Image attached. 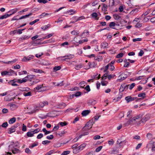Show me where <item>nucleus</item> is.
I'll use <instances>...</instances> for the list:
<instances>
[{
	"label": "nucleus",
	"instance_id": "1",
	"mask_svg": "<svg viewBox=\"0 0 155 155\" xmlns=\"http://www.w3.org/2000/svg\"><path fill=\"white\" fill-rule=\"evenodd\" d=\"M141 117H142V115L140 114L131 119L133 124H135L137 125L140 124L141 122Z\"/></svg>",
	"mask_w": 155,
	"mask_h": 155
},
{
	"label": "nucleus",
	"instance_id": "2",
	"mask_svg": "<svg viewBox=\"0 0 155 155\" xmlns=\"http://www.w3.org/2000/svg\"><path fill=\"white\" fill-rule=\"evenodd\" d=\"M35 76L34 75L30 74L28 75L27 76L22 79V80L18 79V83L21 84L22 83H25L27 81H31L32 79L34 78Z\"/></svg>",
	"mask_w": 155,
	"mask_h": 155
},
{
	"label": "nucleus",
	"instance_id": "3",
	"mask_svg": "<svg viewBox=\"0 0 155 155\" xmlns=\"http://www.w3.org/2000/svg\"><path fill=\"white\" fill-rule=\"evenodd\" d=\"M141 123L145 124L146 122L150 119L151 117V115L149 113H147L145 114H141Z\"/></svg>",
	"mask_w": 155,
	"mask_h": 155
},
{
	"label": "nucleus",
	"instance_id": "4",
	"mask_svg": "<svg viewBox=\"0 0 155 155\" xmlns=\"http://www.w3.org/2000/svg\"><path fill=\"white\" fill-rule=\"evenodd\" d=\"M94 124V122H93V120H91L87 122L83 128V131H85L90 130L92 128V125Z\"/></svg>",
	"mask_w": 155,
	"mask_h": 155
},
{
	"label": "nucleus",
	"instance_id": "5",
	"mask_svg": "<svg viewBox=\"0 0 155 155\" xmlns=\"http://www.w3.org/2000/svg\"><path fill=\"white\" fill-rule=\"evenodd\" d=\"M86 145V144L84 143L79 147H77V148L74 149L73 150V152L74 153H76L78 152H79L80 150H81L83 149L85 147Z\"/></svg>",
	"mask_w": 155,
	"mask_h": 155
},
{
	"label": "nucleus",
	"instance_id": "6",
	"mask_svg": "<svg viewBox=\"0 0 155 155\" xmlns=\"http://www.w3.org/2000/svg\"><path fill=\"white\" fill-rule=\"evenodd\" d=\"M34 58V56L32 55H29L27 57L25 56L21 60V61L24 62H26L33 59Z\"/></svg>",
	"mask_w": 155,
	"mask_h": 155
},
{
	"label": "nucleus",
	"instance_id": "7",
	"mask_svg": "<svg viewBox=\"0 0 155 155\" xmlns=\"http://www.w3.org/2000/svg\"><path fill=\"white\" fill-rule=\"evenodd\" d=\"M8 106L10 107V109L12 110H14L18 107V106L17 105L12 104H8Z\"/></svg>",
	"mask_w": 155,
	"mask_h": 155
},
{
	"label": "nucleus",
	"instance_id": "8",
	"mask_svg": "<svg viewBox=\"0 0 155 155\" xmlns=\"http://www.w3.org/2000/svg\"><path fill=\"white\" fill-rule=\"evenodd\" d=\"M48 102L47 101H44L41 102L39 104V107H43L44 106H47L48 105Z\"/></svg>",
	"mask_w": 155,
	"mask_h": 155
},
{
	"label": "nucleus",
	"instance_id": "9",
	"mask_svg": "<svg viewBox=\"0 0 155 155\" xmlns=\"http://www.w3.org/2000/svg\"><path fill=\"white\" fill-rule=\"evenodd\" d=\"M89 34V32L87 30H85L80 35L81 37L83 38L84 36H87Z\"/></svg>",
	"mask_w": 155,
	"mask_h": 155
},
{
	"label": "nucleus",
	"instance_id": "10",
	"mask_svg": "<svg viewBox=\"0 0 155 155\" xmlns=\"http://www.w3.org/2000/svg\"><path fill=\"white\" fill-rule=\"evenodd\" d=\"M134 99L135 98H134L130 96H128L125 97V100L127 101V102L128 103L133 101Z\"/></svg>",
	"mask_w": 155,
	"mask_h": 155
},
{
	"label": "nucleus",
	"instance_id": "11",
	"mask_svg": "<svg viewBox=\"0 0 155 155\" xmlns=\"http://www.w3.org/2000/svg\"><path fill=\"white\" fill-rule=\"evenodd\" d=\"M63 57L64 58V60H66V59H70L73 58L74 57V55L73 54H69L68 55L64 56Z\"/></svg>",
	"mask_w": 155,
	"mask_h": 155
},
{
	"label": "nucleus",
	"instance_id": "12",
	"mask_svg": "<svg viewBox=\"0 0 155 155\" xmlns=\"http://www.w3.org/2000/svg\"><path fill=\"white\" fill-rule=\"evenodd\" d=\"M16 127L15 126H12L11 128H9L8 131V133L9 134H11L14 132L15 131V128Z\"/></svg>",
	"mask_w": 155,
	"mask_h": 155
},
{
	"label": "nucleus",
	"instance_id": "13",
	"mask_svg": "<svg viewBox=\"0 0 155 155\" xmlns=\"http://www.w3.org/2000/svg\"><path fill=\"white\" fill-rule=\"evenodd\" d=\"M91 16L93 18H94L96 20H98L99 18L97 17L98 15L96 12H94L91 14Z\"/></svg>",
	"mask_w": 155,
	"mask_h": 155
},
{
	"label": "nucleus",
	"instance_id": "14",
	"mask_svg": "<svg viewBox=\"0 0 155 155\" xmlns=\"http://www.w3.org/2000/svg\"><path fill=\"white\" fill-rule=\"evenodd\" d=\"M31 37L30 36L28 35H24L21 38H19V40L20 41H21L22 40H24L25 39H28L29 38Z\"/></svg>",
	"mask_w": 155,
	"mask_h": 155
},
{
	"label": "nucleus",
	"instance_id": "15",
	"mask_svg": "<svg viewBox=\"0 0 155 155\" xmlns=\"http://www.w3.org/2000/svg\"><path fill=\"white\" fill-rule=\"evenodd\" d=\"M138 12V9L137 8H135L132 10L129 13L130 15H133L135 14Z\"/></svg>",
	"mask_w": 155,
	"mask_h": 155
},
{
	"label": "nucleus",
	"instance_id": "16",
	"mask_svg": "<svg viewBox=\"0 0 155 155\" xmlns=\"http://www.w3.org/2000/svg\"><path fill=\"white\" fill-rule=\"evenodd\" d=\"M90 112L89 110H85L82 111L81 114L83 116H85L88 114Z\"/></svg>",
	"mask_w": 155,
	"mask_h": 155
},
{
	"label": "nucleus",
	"instance_id": "17",
	"mask_svg": "<svg viewBox=\"0 0 155 155\" xmlns=\"http://www.w3.org/2000/svg\"><path fill=\"white\" fill-rule=\"evenodd\" d=\"M12 15V14H5V15H2V16L0 17V19H2L4 18H6L7 17H8Z\"/></svg>",
	"mask_w": 155,
	"mask_h": 155
},
{
	"label": "nucleus",
	"instance_id": "18",
	"mask_svg": "<svg viewBox=\"0 0 155 155\" xmlns=\"http://www.w3.org/2000/svg\"><path fill=\"white\" fill-rule=\"evenodd\" d=\"M133 124L132 122V121L131 119L129 121H128L127 122L125 123L124 124V125L125 126H127Z\"/></svg>",
	"mask_w": 155,
	"mask_h": 155
},
{
	"label": "nucleus",
	"instance_id": "19",
	"mask_svg": "<svg viewBox=\"0 0 155 155\" xmlns=\"http://www.w3.org/2000/svg\"><path fill=\"white\" fill-rule=\"evenodd\" d=\"M82 66V64H80L78 65H75V68L77 70H79Z\"/></svg>",
	"mask_w": 155,
	"mask_h": 155
},
{
	"label": "nucleus",
	"instance_id": "20",
	"mask_svg": "<svg viewBox=\"0 0 155 155\" xmlns=\"http://www.w3.org/2000/svg\"><path fill=\"white\" fill-rule=\"evenodd\" d=\"M88 64L89 65V67L87 68H85L86 69H89L90 68H94V62H93L91 63L90 62H89Z\"/></svg>",
	"mask_w": 155,
	"mask_h": 155
},
{
	"label": "nucleus",
	"instance_id": "21",
	"mask_svg": "<svg viewBox=\"0 0 155 155\" xmlns=\"http://www.w3.org/2000/svg\"><path fill=\"white\" fill-rule=\"evenodd\" d=\"M33 133L32 131L28 132L27 133V135L28 137H32L34 136Z\"/></svg>",
	"mask_w": 155,
	"mask_h": 155
},
{
	"label": "nucleus",
	"instance_id": "22",
	"mask_svg": "<svg viewBox=\"0 0 155 155\" xmlns=\"http://www.w3.org/2000/svg\"><path fill=\"white\" fill-rule=\"evenodd\" d=\"M32 15V13H30V14H29L28 15H24V16H23L21 17L20 18H19V19H22L25 18H26L30 16L31 15Z\"/></svg>",
	"mask_w": 155,
	"mask_h": 155
},
{
	"label": "nucleus",
	"instance_id": "23",
	"mask_svg": "<svg viewBox=\"0 0 155 155\" xmlns=\"http://www.w3.org/2000/svg\"><path fill=\"white\" fill-rule=\"evenodd\" d=\"M16 121V118L13 117L9 121V123L10 124H12L15 123Z\"/></svg>",
	"mask_w": 155,
	"mask_h": 155
},
{
	"label": "nucleus",
	"instance_id": "24",
	"mask_svg": "<svg viewBox=\"0 0 155 155\" xmlns=\"http://www.w3.org/2000/svg\"><path fill=\"white\" fill-rule=\"evenodd\" d=\"M122 96V93L120 94V95L119 97H117L116 98H115L113 100L114 101H117L119 100L121 98Z\"/></svg>",
	"mask_w": 155,
	"mask_h": 155
},
{
	"label": "nucleus",
	"instance_id": "25",
	"mask_svg": "<svg viewBox=\"0 0 155 155\" xmlns=\"http://www.w3.org/2000/svg\"><path fill=\"white\" fill-rule=\"evenodd\" d=\"M101 46L103 48H105L107 47L108 43L106 42H104L101 44Z\"/></svg>",
	"mask_w": 155,
	"mask_h": 155
},
{
	"label": "nucleus",
	"instance_id": "26",
	"mask_svg": "<svg viewBox=\"0 0 155 155\" xmlns=\"http://www.w3.org/2000/svg\"><path fill=\"white\" fill-rule=\"evenodd\" d=\"M86 84V82L84 81H81L79 84V85L81 87H84Z\"/></svg>",
	"mask_w": 155,
	"mask_h": 155
},
{
	"label": "nucleus",
	"instance_id": "27",
	"mask_svg": "<svg viewBox=\"0 0 155 155\" xmlns=\"http://www.w3.org/2000/svg\"><path fill=\"white\" fill-rule=\"evenodd\" d=\"M71 34L74 35H76L79 34V32L78 31L74 30L71 31Z\"/></svg>",
	"mask_w": 155,
	"mask_h": 155
},
{
	"label": "nucleus",
	"instance_id": "28",
	"mask_svg": "<svg viewBox=\"0 0 155 155\" xmlns=\"http://www.w3.org/2000/svg\"><path fill=\"white\" fill-rule=\"evenodd\" d=\"M77 39V37H75L74 38V41H75L76 43L78 44H81L84 42L83 40H79L78 41H77L76 39Z\"/></svg>",
	"mask_w": 155,
	"mask_h": 155
},
{
	"label": "nucleus",
	"instance_id": "29",
	"mask_svg": "<svg viewBox=\"0 0 155 155\" xmlns=\"http://www.w3.org/2000/svg\"><path fill=\"white\" fill-rule=\"evenodd\" d=\"M139 97H142L143 98H144L146 97V94L145 93L140 94L138 95Z\"/></svg>",
	"mask_w": 155,
	"mask_h": 155
},
{
	"label": "nucleus",
	"instance_id": "30",
	"mask_svg": "<svg viewBox=\"0 0 155 155\" xmlns=\"http://www.w3.org/2000/svg\"><path fill=\"white\" fill-rule=\"evenodd\" d=\"M18 10V8H16L13 9L11 10L9 12H12V15L16 13Z\"/></svg>",
	"mask_w": 155,
	"mask_h": 155
},
{
	"label": "nucleus",
	"instance_id": "31",
	"mask_svg": "<svg viewBox=\"0 0 155 155\" xmlns=\"http://www.w3.org/2000/svg\"><path fill=\"white\" fill-rule=\"evenodd\" d=\"M61 69V67L59 66H55L53 68V70L55 71L60 70Z\"/></svg>",
	"mask_w": 155,
	"mask_h": 155
},
{
	"label": "nucleus",
	"instance_id": "32",
	"mask_svg": "<svg viewBox=\"0 0 155 155\" xmlns=\"http://www.w3.org/2000/svg\"><path fill=\"white\" fill-rule=\"evenodd\" d=\"M124 85H121L120 88L119 89V91L120 92H123L124 90H125L124 89Z\"/></svg>",
	"mask_w": 155,
	"mask_h": 155
},
{
	"label": "nucleus",
	"instance_id": "33",
	"mask_svg": "<svg viewBox=\"0 0 155 155\" xmlns=\"http://www.w3.org/2000/svg\"><path fill=\"white\" fill-rule=\"evenodd\" d=\"M31 93L30 92H28L27 93L24 92L23 93V95L25 96H31Z\"/></svg>",
	"mask_w": 155,
	"mask_h": 155
},
{
	"label": "nucleus",
	"instance_id": "34",
	"mask_svg": "<svg viewBox=\"0 0 155 155\" xmlns=\"http://www.w3.org/2000/svg\"><path fill=\"white\" fill-rule=\"evenodd\" d=\"M103 147L102 146H100L97 148L95 150V151L97 152H99L102 149Z\"/></svg>",
	"mask_w": 155,
	"mask_h": 155
},
{
	"label": "nucleus",
	"instance_id": "35",
	"mask_svg": "<svg viewBox=\"0 0 155 155\" xmlns=\"http://www.w3.org/2000/svg\"><path fill=\"white\" fill-rule=\"evenodd\" d=\"M50 26V24H48L47 25H45L41 28V29L43 30H45L47 28H49Z\"/></svg>",
	"mask_w": 155,
	"mask_h": 155
},
{
	"label": "nucleus",
	"instance_id": "36",
	"mask_svg": "<svg viewBox=\"0 0 155 155\" xmlns=\"http://www.w3.org/2000/svg\"><path fill=\"white\" fill-rule=\"evenodd\" d=\"M11 83V85L12 86H18V84H15V83L13 82V81H9L8 82V83Z\"/></svg>",
	"mask_w": 155,
	"mask_h": 155
},
{
	"label": "nucleus",
	"instance_id": "37",
	"mask_svg": "<svg viewBox=\"0 0 155 155\" xmlns=\"http://www.w3.org/2000/svg\"><path fill=\"white\" fill-rule=\"evenodd\" d=\"M108 72H106V73L104 74L103 75L102 77V79L103 80H105L106 78V77L108 76Z\"/></svg>",
	"mask_w": 155,
	"mask_h": 155
},
{
	"label": "nucleus",
	"instance_id": "38",
	"mask_svg": "<svg viewBox=\"0 0 155 155\" xmlns=\"http://www.w3.org/2000/svg\"><path fill=\"white\" fill-rule=\"evenodd\" d=\"M8 72L7 71H4L1 73V74L2 76H5L7 75L8 74Z\"/></svg>",
	"mask_w": 155,
	"mask_h": 155
},
{
	"label": "nucleus",
	"instance_id": "39",
	"mask_svg": "<svg viewBox=\"0 0 155 155\" xmlns=\"http://www.w3.org/2000/svg\"><path fill=\"white\" fill-rule=\"evenodd\" d=\"M37 1L39 3H42L44 4H45L48 2L47 0H38Z\"/></svg>",
	"mask_w": 155,
	"mask_h": 155
},
{
	"label": "nucleus",
	"instance_id": "40",
	"mask_svg": "<svg viewBox=\"0 0 155 155\" xmlns=\"http://www.w3.org/2000/svg\"><path fill=\"white\" fill-rule=\"evenodd\" d=\"M124 113L123 112H121L118 115V117L119 118H121L124 117Z\"/></svg>",
	"mask_w": 155,
	"mask_h": 155
},
{
	"label": "nucleus",
	"instance_id": "41",
	"mask_svg": "<svg viewBox=\"0 0 155 155\" xmlns=\"http://www.w3.org/2000/svg\"><path fill=\"white\" fill-rule=\"evenodd\" d=\"M70 151H64L61 155H67L69 154L70 153Z\"/></svg>",
	"mask_w": 155,
	"mask_h": 155
},
{
	"label": "nucleus",
	"instance_id": "42",
	"mask_svg": "<svg viewBox=\"0 0 155 155\" xmlns=\"http://www.w3.org/2000/svg\"><path fill=\"white\" fill-rule=\"evenodd\" d=\"M129 85V88L130 90L132 89L135 86V84L134 83H133L130 85Z\"/></svg>",
	"mask_w": 155,
	"mask_h": 155
},
{
	"label": "nucleus",
	"instance_id": "43",
	"mask_svg": "<svg viewBox=\"0 0 155 155\" xmlns=\"http://www.w3.org/2000/svg\"><path fill=\"white\" fill-rule=\"evenodd\" d=\"M38 145V143H33L32 144V145L31 146H30L29 147L30 148H33V147L37 146Z\"/></svg>",
	"mask_w": 155,
	"mask_h": 155
},
{
	"label": "nucleus",
	"instance_id": "44",
	"mask_svg": "<svg viewBox=\"0 0 155 155\" xmlns=\"http://www.w3.org/2000/svg\"><path fill=\"white\" fill-rule=\"evenodd\" d=\"M43 87V84L37 85L35 89L36 90H39L40 89L42 88Z\"/></svg>",
	"mask_w": 155,
	"mask_h": 155
},
{
	"label": "nucleus",
	"instance_id": "45",
	"mask_svg": "<svg viewBox=\"0 0 155 155\" xmlns=\"http://www.w3.org/2000/svg\"><path fill=\"white\" fill-rule=\"evenodd\" d=\"M39 19H36L34 21H33L30 22L29 23V24L31 25H32L35 23L39 21Z\"/></svg>",
	"mask_w": 155,
	"mask_h": 155
},
{
	"label": "nucleus",
	"instance_id": "46",
	"mask_svg": "<svg viewBox=\"0 0 155 155\" xmlns=\"http://www.w3.org/2000/svg\"><path fill=\"white\" fill-rule=\"evenodd\" d=\"M19 151V150L16 148H15L14 149L12 150V152L14 154L18 153Z\"/></svg>",
	"mask_w": 155,
	"mask_h": 155
},
{
	"label": "nucleus",
	"instance_id": "47",
	"mask_svg": "<svg viewBox=\"0 0 155 155\" xmlns=\"http://www.w3.org/2000/svg\"><path fill=\"white\" fill-rule=\"evenodd\" d=\"M124 55V54L122 53H120L118 54L117 56V58H120L122 57Z\"/></svg>",
	"mask_w": 155,
	"mask_h": 155
},
{
	"label": "nucleus",
	"instance_id": "48",
	"mask_svg": "<svg viewBox=\"0 0 155 155\" xmlns=\"http://www.w3.org/2000/svg\"><path fill=\"white\" fill-rule=\"evenodd\" d=\"M25 152L28 153H31V151L28 148H26L25 150Z\"/></svg>",
	"mask_w": 155,
	"mask_h": 155
},
{
	"label": "nucleus",
	"instance_id": "49",
	"mask_svg": "<svg viewBox=\"0 0 155 155\" xmlns=\"http://www.w3.org/2000/svg\"><path fill=\"white\" fill-rule=\"evenodd\" d=\"M142 38H140L133 39L132 40L133 42L137 41H140L141 40Z\"/></svg>",
	"mask_w": 155,
	"mask_h": 155
},
{
	"label": "nucleus",
	"instance_id": "50",
	"mask_svg": "<svg viewBox=\"0 0 155 155\" xmlns=\"http://www.w3.org/2000/svg\"><path fill=\"white\" fill-rule=\"evenodd\" d=\"M85 155H94V152L92 151L87 153Z\"/></svg>",
	"mask_w": 155,
	"mask_h": 155
},
{
	"label": "nucleus",
	"instance_id": "51",
	"mask_svg": "<svg viewBox=\"0 0 155 155\" xmlns=\"http://www.w3.org/2000/svg\"><path fill=\"white\" fill-rule=\"evenodd\" d=\"M47 138L49 140H51L54 138V136L52 135L48 136L47 137Z\"/></svg>",
	"mask_w": 155,
	"mask_h": 155
},
{
	"label": "nucleus",
	"instance_id": "52",
	"mask_svg": "<svg viewBox=\"0 0 155 155\" xmlns=\"http://www.w3.org/2000/svg\"><path fill=\"white\" fill-rule=\"evenodd\" d=\"M59 124L61 126H64L66 125L67 123L65 122H61L59 123Z\"/></svg>",
	"mask_w": 155,
	"mask_h": 155
},
{
	"label": "nucleus",
	"instance_id": "53",
	"mask_svg": "<svg viewBox=\"0 0 155 155\" xmlns=\"http://www.w3.org/2000/svg\"><path fill=\"white\" fill-rule=\"evenodd\" d=\"M144 76H141L136 77L135 79L137 80H140V79H143Z\"/></svg>",
	"mask_w": 155,
	"mask_h": 155
},
{
	"label": "nucleus",
	"instance_id": "54",
	"mask_svg": "<svg viewBox=\"0 0 155 155\" xmlns=\"http://www.w3.org/2000/svg\"><path fill=\"white\" fill-rule=\"evenodd\" d=\"M142 26V25L141 23H137L136 25H135V27L136 28H140Z\"/></svg>",
	"mask_w": 155,
	"mask_h": 155
},
{
	"label": "nucleus",
	"instance_id": "55",
	"mask_svg": "<svg viewBox=\"0 0 155 155\" xmlns=\"http://www.w3.org/2000/svg\"><path fill=\"white\" fill-rule=\"evenodd\" d=\"M152 150L153 151L155 150V143H153L152 144Z\"/></svg>",
	"mask_w": 155,
	"mask_h": 155
},
{
	"label": "nucleus",
	"instance_id": "56",
	"mask_svg": "<svg viewBox=\"0 0 155 155\" xmlns=\"http://www.w3.org/2000/svg\"><path fill=\"white\" fill-rule=\"evenodd\" d=\"M115 25V23L114 22H111L109 24V26L110 27L114 26Z\"/></svg>",
	"mask_w": 155,
	"mask_h": 155
},
{
	"label": "nucleus",
	"instance_id": "57",
	"mask_svg": "<svg viewBox=\"0 0 155 155\" xmlns=\"http://www.w3.org/2000/svg\"><path fill=\"white\" fill-rule=\"evenodd\" d=\"M43 137V134H40L37 136V138L40 139L42 138Z\"/></svg>",
	"mask_w": 155,
	"mask_h": 155
},
{
	"label": "nucleus",
	"instance_id": "58",
	"mask_svg": "<svg viewBox=\"0 0 155 155\" xmlns=\"http://www.w3.org/2000/svg\"><path fill=\"white\" fill-rule=\"evenodd\" d=\"M132 113V111H129L127 113V117H131V114Z\"/></svg>",
	"mask_w": 155,
	"mask_h": 155
},
{
	"label": "nucleus",
	"instance_id": "59",
	"mask_svg": "<svg viewBox=\"0 0 155 155\" xmlns=\"http://www.w3.org/2000/svg\"><path fill=\"white\" fill-rule=\"evenodd\" d=\"M50 143V141L48 140H44L42 142L43 144H46Z\"/></svg>",
	"mask_w": 155,
	"mask_h": 155
},
{
	"label": "nucleus",
	"instance_id": "60",
	"mask_svg": "<svg viewBox=\"0 0 155 155\" xmlns=\"http://www.w3.org/2000/svg\"><path fill=\"white\" fill-rule=\"evenodd\" d=\"M107 8V5H106L103 4L102 9L103 10H106Z\"/></svg>",
	"mask_w": 155,
	"mask_h": 155
},
{
	"label": "nucleus",
	"instance_id": "61",
	"mask_svg": "<svg viewBox=\"0 0 155 155\" xmlns=\"http://www.w3.org/2000/svg\"><path fill=\"white\" fill-rule=\"evenodd\" d=\"M2 111L3 113L5 114L7 113L8 112V110L7 109L4 108L2 109Z\"/></svg>",
	"mask_w": 155,
	"mask_h": 155
},
{
	"label": "nucleus",
	"instance_id": "62",
	"mask_svg": "<svg viewBox=\"0 0 155 155\" xmlns=\"http://www.w3.org/2000/svg\"><path fill=\"white\" fill-rule=\"evenodd\" d=\"M81 93L80 92L78 91L76 92L74 96L76 97H78L81 95Z\"/></svg>",
	"mask_w": 155,
	"mask_h": 155
},
{
	"label": "nucleus",
	"instance_id": "63",
	"mask_svg": "<svg viewBox=\"0 0 155 155\" xmlns=\"http://www.w3.org/2000/svg\"><path fill=\"white\" fill-rule=\"evenodd\" d=\"M8 125V124L7 123V122H6L3 123L2 124V127H7Z\"/></svg>",
	"mask_w": 155,
	"mask_h": 155
},
{
	"label": "nucleus",
	"instance_id": "64",
	"mask_svg": "<svg viewBox=\"0 0 155 155\" xmlns=\"http://www.w3.org/2000/svg\"><path fill=\"white\" fill-rule=\"evenodd\" d=\"M150 21L153 23H155V17H153L151 18Z\"/></svg>",
	"mask_w": 155,
	"mask_h": 155
}]
</instances>
